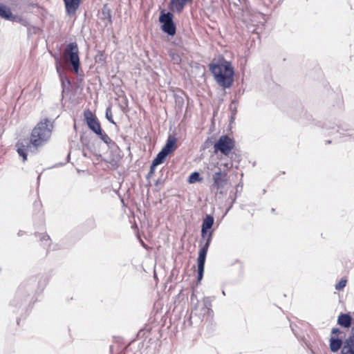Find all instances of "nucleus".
<instances>
[{"instance_id":"nucleus-1","label":"nucleus","mask_w":354,"mask_h":354,"mask_svg":"<svg viewBox=\"0 0 354 354\" xmlns=\"http://www.w3.org/2000/svg\"><path fill=\"white\" fill-rule=\"evenodd\" d=\"M53 129V124L50 120L42 119L32 129L29 140L21 139L17 142V153L24 161L27 160L28 152L35 153L48 142L51 137Z\"/></svg>"},{"instance_id":"nucleus-2","label":"nucleus","mask_w":354,"mask_h":354,"mask_svg":"<svg viewBox=\"0 0 354 354\" xmlns=\"http://www.w3.org/2000/svg\"><path fill=\"white\" fill-rule=\"evenodd\" d=\"M213 224V216L211 215H207L206 217L203 219L201 229V236L203 239H205V242L203 243L201 241L202 245L199 250L197 259L198 281H200L203 277L206 255L212 238V231H210L207 233V230L212 228Z\"/></svg>"},{"instance_id":"nucleus-3","label":"nucleus","mask_w":354,"mask_h":354,"mask_svg":"<svg viewBox=\"0 0 354 354\" xmlns=\"http://www.w3.org/2000/svg\"><path fill=\"white\" fill-rule=\"evenodd\" d=\"M209 69L216 83L223 88H230L234 82V71L230 62L225 59L209 64Z\"/></svg>"},{"instance_id":"nucleus-4","label":"nucleus","mask_w":354,"mask_h":354,"mask_svg":"<svg viewBox=\"0 0 354 354\" xmlns=\"http://www.w3.org/2000/svg\"><path fill=\"white\" fill-rule=\"evenodd\" d=\"M63 59L66 63L70 62L75 73L78 74L80 57L77 44L75 42L68 44L63 53Z\"/></svg>"},{"instance_id":"nucleus-5","label":"nucleus","mask_w":354,"mask_h":354,"mask_svg":"<svg viewBox=\"0 0 354 354\" xmlns=\"http://www.w3.org/2000/svg\"><path fill=\"white\" fill-rule=\"evenodd\" d=\"M234 139L227 135L221 136L214 145V152L220 151L222 154L228 156L235 148Z\"/></svg>"},{"instance_id":"nucleus-6","label":"nucleus","mask_w":354,"mask_h":354,"mask_svg":"<svg viewBox=\"0 0 354 354\" xmlns=\"http://www.w3.org/2000/svg\"><path fill=\"white\" fill-rule=\"evenodd\" d=\"M159 21L162 25V30L169 35L176 34V26L173 21V15L171 12L162 13Z\"/></svg>"},{"instance_id":"nucleus-7","label":"nucleus","mask_w":354,"mask_h":354,"mask_svg":"<svg viewBox=\"0 0 354 354\" xmlns=\"http://www.w3.org/2000/svg\"><path fill=\"white\" fill-rule=\"evenodd\" d=\"M84 117L88 128L95 133L100 134L101 130H102L101 124L93 112L89 109L85 110Z\"/></svg>"},{"instance_id":"nucleus-8","label":"nucleus","mask_w":354,"mask_h":354,"mask_svg":"<svg viewBox=\"0 0 354 354\" xmlns=\"http://www.w3.org/2000/svg\"><path fill=\"white\" fill-rule=\"evenodd\" d=\"M212 182V187L216 191L223 188L228 182L227 172L219 169L213 174Z\"/></svg>"},{"instance_id":"nucleus-9","label":"nucleus","mask_w":354,"mask_h":354,"mask_svg":"<svg viewBox=\"0 0 354 354\" xmlns=\"http://www.w3.org/2000/svg\"><path fill=\"white\" fill-rule=\"evenodd\" d=\"M82 0H64L65 10L67 15L73 17L79 9Z\"/></svg>"},{"instance_id":"nucleus-10","label":"nucleus","mask_w":354,"mask_h":354,"mask_svg":"<svg viewBox=\"0 0 354 354\" xmlns=\"http://www.w3.org/2000/svg\"><path fill=\"white\" fill-rule=\"evenodd\" d=\"M177 142L178 139L174 136H169L162 151H165L167 155L173 153L178 147Z\"/></svg>"},{"instance_id":"nucleus-11","label":"nucleus","mask_w":354,"mask_h":354,"mask_svg":"<svg viewBox=\"0 0 354 354\" xmlns=\"http://www.w3.org/2000/svg\"><path fill=\"white\" fill-rule=\"evenodd\" d=\"M342 354H354V339L347 337L344 341V344L341 351Z\"/></svg>"},{"instance_id":"nucleus-12","label":"nucleus","mask_w":354,"mask_h":354,"mask_svg":"<svg viewBox=\"0 0 354 354\" xmlns=\"http://www.w3.org/2000/svg\"><path fill=\"white\" fill-rule=\"evenodd\" d=\"M344 342L342 339L332 336L330 338V349L332 352H337L341 348H342Z\"/></svg>"},{"instance_id":"nucleus-13","label":"nucleus","mask_w":354,"mask_h":354,"mask_svg":"<svg viewBox=\"0 0 354 354\" xmlns=\"http://www.w3.org/2000/svg\"><path fill=\"white\" fill-rule=\"evenodd\" d=\"M352 317L348 314H341L337 319V324L344 328H349L352 325Z\"/></svg>"},{"instance_id":"nucleus-14","label":"nucleus","mask_w":354,"mask_h":354,"mask_svg":"<svg viewBox=\"0 0 354 354\" xmlns=\"http://www.w3.org/2000/svg\"><path fill=\"white\" fill-rule=\"evenodd\" d=\"M0 17L10 21H15L17 18L12 15L10 9L5 6H0Z\"/></svg>"},{"instance_id":"nucleus-15","label":"nucleus","mask_w":354,"mask_h":354,"mask_svg":"<svg viewBox=\"0 0 354 354\" xmlns=\"http://www.w3.org/2000/svg\"><path fill=\"white\" fill-rule=\"evenodd\" d=\"M192 1V0H171L172 6L177 10L181 11L187 2Z\"/></svg>"},{"instance_id":"nucleus-16","label":"nucleus","mask_w":354,"mask_h":354,"mask_svg":"<svg viewBox=\"0 0 354 354\" xmlns=\"http://www.w3.org/2000/svg\"><path fill=\"white\" fill-rule=\"evenodd\" d=\"M167 156L168 155L166 154L165 151L161 150L153 160V166H158V165L163 163Z\"/></svg>"},{"instance_id":"nucleus-17","label":"nucleus","mask_w":354,"mask_h":354,"mask_svg":"<svg viewBox=\"0 0 354 354\" xmlns=\"http://www.w3.org/2000/svg\"><path fill=\"white\" fill-rule=\"evenodd\" d=\"M169 55L174 64H179L181 62V57L176 51L172 50H169Z\"/></svg>"},{"instance_id":"nucleus-18","label":"nucleus","mask_w":354,"mask_h":354,"mask_svg":"<svg viewBox=\"0 0 354 354\" xmlns=\"http://www.w3.org/2000/svg\"><path fill=\"white\" fill-rule=\"evenodd\" d=\"M203 178H201L199 173L195 171L190 174L188 178V182L191 184L195 183L196 182L202 181Z\"/></svg>"},{"instance_id":"nucleus-19","label":"nucleus","mask_w":354,"mask_h":354,"mask_svg":"<svg viewBox=\"0 0 354 354\" xmlns=\"http://www.w3.org/2000/svg\"><path fill=\"white\" fill-rule=\"evenodd\" d=\"M102 140H103L106 144H110L111 142V139L109 136L103 131L101 130L100 134H97Z\"/></svg>"},{"instance_id":"nucleus-20","label":"nucleus","mask_w":354,"mask_h":354,"mask_svg":"<svg viewBox=\"0 0 354 354\" xmlns=\"http://www.w3.org/2000/svg\"><path fill=\"white\" fill-rule=\"evenodd\" d=\"M346 279H342L338 283L335 285V289L337 290H342L346 285Z\"/></svg>"},{"instance_id":"nucleus-21","label":"nucleus","mask_w":354,"mask_h":354,"mask_svg":"<svg viewBox=\"0 0 354 354\" xmlns=\"http://www.w3.org/2000/svg\"><path fill=\"white\" fill-rule=\"evenodd\" d=\"M106 118L110 122L115 124V122L113 120L111 109L110 106L108 107L106 110Z\"/></svg>"},{"instance_id":"nucleus-22","label":"nucleus","mask_w":354,"mask_h":354,"mask_svg":"<svg viewBox=\"0 0 354 354\" xmlns=\"http://www.w3.org/2000/svg\"><path fill=\"white\" fill-rule=\"evenodd\" d=\"M39 239L40 241H50V236L47 234H39Z\"/></svg>"},{"instance_id":"nucleus-23","label":"nucleus","mask_w":354,"mask_h":354,"mask_svg":"<svg viewBox=\"0 0 354 354\" xmlns=\"http://www.w3.org/2000/svg\"><path fill=\"white\" fill-rule=\"evenodd\" d=\"M56 69L57 73L61 75L63 72V69L62 68L61 64L59 61L56 63Z\"/></svg>"},{"instance_id":"nucleus-24","label":"nucleus","mask_w":354,"mask_h":354,"mask_svg":"<svg viewBox=\"0 0 354 354\" xmlns=\"http://www.w3.org/2000/svg\"><path fill=\"white\" fill-rule=\"evenodd\" d=\"M341 333H342L341 330L339 328H333L332 329V331H331V333L333 335H337V334Z\"/></svg>"},{"instance_id":"nucleus-25","label":"nucleus","mask_w":354,"mask_h":354,"mask_svg":"<svg viewBox=\"0 0 354 354\" xmlns=\"http://www.w3.org/2000/svg\"><path fill=\"white\" fill-rule=\"evenodd\" d=\"M156 167L157 166H153V162H152L151 167H150V172H149L151 174L154 173Z\"/></svg>"},{"instance_id":"nucleus-26","label":"nucleus","mask_w":354,"mask_h":354,"mask_svg":"<svg viewBox=\"0 0 354 354\" xmlns=\"http://www.w3.org/2000/svg\"><path fill=\"white\" fill-rule=\"evenodd\" d=\"M272 212H274V209H272L271 210Z\"/></svg>"}]
</instances>
